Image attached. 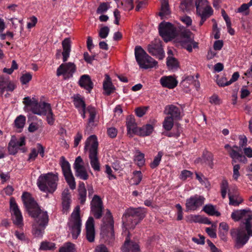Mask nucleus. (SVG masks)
I'll use <instances>...</instances> for the list:
<instances>
[{
    "label": "nucleus",
    "instance_id": "nucleus-45",
    "mask_svg": "<svg viewBox=\"0 0 252 252\" xmlns=\"http://www.w3.org/2000/svg\"><path fill=\"white\" fill-rule=\"evenodd\" d=\"M26 117L22 115H20L15 119L14 123L15 126L18 128H22L25 124Z\"/></svg>",
    "mask_w": 252,
    "mask_h": 252
},
{
    "label": "nucleus",
    "instance_id": "nucleus-43",
    "mask_svg": "<svg viewBox=\"0 0 252 252\" xmlns=\"http://www.w3.org/2000/svg\"><path fill=\"white\" fill-rule=\"evenodd\" d=\"M163 155V153L162 152L160 151L158 153V155L155 157L154 160L150 164V166L152 168H155L159 164Z\"/></svg>",
    "mask_w": 252,
    "mask_h": 252
},
{
    "label": "nucleus",
    "instance_id": "nucleus-14",
    "mask_svg": "<svg viewBox=\"0 0 252 252\" xmlns=\"http://www.w3.org/2000/svg\"><path fill=\"white\" fill-rule=\"evenodd\" d=\"M76 70V66L73 63H68L61 64L57 70V75L63 76L64 79L71 77Z\"/></svg>",
    "mask_w": 252,
    "mask_h": 252
},
{
    "label": "nucleus",
    "instance_id": "nucleus-38",
    "mask_svg": "<svg viewBox=\"0 0 252 252\" xmlns=\"http://www.w3.org/2000/svg\"><path fill=\"white\" fill-rule=\"evenodd\" d=\"M203 210L210 216H216L219 217L220 215V212L217 211L214 206L211 204H207L203 207Z\"/></svg>",
    "mask_w": 252,
    "mask_h": 252
},
{
    "label": "nucleus",
    "instance_id": "nucleus-57",
    "mask_svg": "<svg viewBox=\"0 0 252 252\" xmlns=\"http://www.w3.org/2000/svg\"><path fill=\"white\" fill-rule=\"evenodd\" d=\"M37 155L38 152H37L36 148H32L31 150L30 154H29V158L28 160L29 161L34 160L37 157Z\"/></svg>",
    "mask_w": 252,
    "mask_h": 252
},
{
    "label": "nucleus",
    "instance_id": "nucleus-4",
    "mask_svg": "<svg viewBox=\"0 0 252 252\" xmlns=\"http://www.w3.org/2000/svg\"><path fill=\"white\" fill-rule=\"evenodd\" d=\"M98 143L97 137L94 135L90 136L86 140L84 147L85 151H88L90 163L94 171L100 170V164L98 157Z\"/></svg>",
    "mask_w": 252,
    "mask_h": 252
},
{
    "label": "nucleus",
    "instance_id": "nucleus-35",
    "mask_svg": "<svg viewBox=\"0 0 252 252\" xmlns=\"http://www.w3.org/2000/svg\"><path fill=\"white\" fill-rule=\"evenodd\" d=\"M206 220H207V218H202L201 216L198 215H190L186 217V221L190 223H207L205 221Z\"/></svg>",
    "mask_w": 252,
    "mask_h": 252
},
{
    "label": "nucleus",
    "instance_id": "nucleus-21",
    "mask_svg": "<svg viewBox=\"0 0 252 252\" xmlns=\"http://www.w3.org/2000/svg\"><path fill=\"white\" fill-rule=\"evenodd\" d=\"M86 238L90 242L94 241L95 237V230L94 220L93 217L88 218L86 223Z\"/></svg>",
    "mask_w": 252,
    "mask_h": 252
},
{
    "label": "nucleus",
    "instance_id": "nucleus-3",
    "mask_svg": "<svg viewBox=\"0 0 252 252\" xmlns=\"http://www.w3.org/2000/svg\"><path fill=\"white\" fill-rule=\"evenodd\" d=\"M146 213V209L142 207H130L126 209L122 218L126 229H133L144 218Z\"/></svg>",
    "mask_w": 252,
    "mask_h": 252
},
{
    "label": "nucleus",
    "instance_id": "nucleus-61",
    "mask_svg": "<svg viewBox=\"0 0 252 252\" xmlns=\"http://www.w3.org/2000/svg\"><path fill=\"white\" fill-rule=\"evenodd\" d=\"M117 130L116 128L112 127L107 129V134L111 138L115 137L117 135Z\"/></svg>",
    "mask_w": 252,
    "mask_h": 252
},
{
    "label": "nucleus",
    "instance_id": "nucleus-37",
    "mask_svg": "<svg viewBox=\"0 0 252 252\" xmlns=\"http://www.w3.org/2000/svg\"><path fill=\"white\" fill-rule=\"evenodd\" d=\"M194 0H182L180 7L184 12L189 11L194 7Z\"/></svg>",
    "mask_w": 252,
    "mask_h": 252
},
{
    "label": "nucleus",
    "instance_id": "nucleus-52",
    "mask_svg": "<svg viewBox=\"0 0 252 252\" xmlns=\"http://www.w3.org/2000/svg\"><path fill=\"white\" fill-rule=\"evenodd\" d=\"M109 32V28L107 26H104L100 29L98 35L101 38H106L108 35Z\"/></svg>",
    "mask_w": 252,
    "mask_h": 252
},
{
    "label": "nucleus",
    "instance_id": "nucleus-46",
    "mask_svg": "<svg viewBox=\"0 0 252 252\" xmlns=\"http://www.w3.org/2000/svg\"><path fill=\"white\" fill-rule=\"evenodd\" d=\"M194 3L196 9V11H199V10H200L201 9L206 7V6L209 5L207 0H194Z\"/></svg>",
    "mask_w": 252,
    "mask_h": 252
},
{
    "label": "nucleus",
    "instance_id": "nucleus-18",
    "mask_svg": "<svg viewBox=\"0 0 252 252\" xmlns=\"http://www.w3.org/2000/svg\"><path fill=\"white\" fill-rule=\"evenodd\" d=\"M10 205L14 223L18 225L22 224L23 217L21 212L13 198H11Z\"/></svg>",
    "mask_w": 252,
    "mask_h": 252
},
{
    "label": "nucleus",
    "instance_id": "nucleus-54",
    "mask_svg": "<svg viewBox=\"0 0 252 252\" xmlns=\"http://www.w3.org/2000/svg\"><path fill=\"white\" fill-rule=\"evenodd\" d=\"M32 78V75L30 73H27L23 74L20 80L23 84H26L28 83Z\"/></svg>",
    "mask_w": 252,
    "mask_h": 252
},
{
    "label": "nucleus",
    "instance_id": "nucleus-29",
    "mask_svg": "<svg viewBox=\"0 0 252 252\" xmlns=\"http://www.w3.org/2000/svg\"><path fill=\"white\" fill-rule=\"evenodd\" d=\"M79 85L81 87L87 90L89 93L93 88V83L88 75H83L80 77Z\"/></svg>",
    "mask_w": 252,
    "mask_h": 252
},
{
    "label": "nucleus",
    "instance_id": "nucleus-7",
    "mask_svg": "<svg viewBox=\"0 0 252 252\" xmlns=\"http://www.w3.org/2000/svg\"><path fill=\"white\" fill-rule=\"evenodd\" d=\"M135 56L137 63L142 68H153L158 63V62L149 56L140 46L135 47Z\"/></svg>",
    "mask_w": 252,
    "mask_h": 252
},
{
    "label": "nucleus",
    "instance_id": "nucleus-20",
    "mask_svg": "<svg viewBox=\"0 0 252 252\" xmlns=\"http://www.w3.org/2000/svg\"><path fill=\"white\" fill-rule=\"evenodd\" d=\"M15 88L14 83L8 77H0V94L2 95L5 91L12 92Z\"/></svg>",
    "mask_w": 252,
    "mask_h": 252
},
{
    "label": "nucleus",
    "instance_id": "nucleus-31",
    "mask_svg": "<svg viewBox=\"0 0 252 252\" xmlns=\"http://www.w3.org/2000/svg\"><path fill=\"white\" fill-rule=\"evenodd\" d=\"M103 88L107 95L111 94L114 90V87L111 82V78L107 74H105V79L103 83Z\"/></svg>",
    "mask_w": 252,
    "mask_h": 252
},
{
    "label": "nucleus",
    "instance_id": "nucleus-30",
    "mask_svg": "<svg viewBox=\"0 0 252 252\" xmlns=\"http://www.w3.org/2000/svg\"><path fill=\"white\" fill-rule=\"evenodd\" d=\"M126 127L128 134L136 133L138 128L136 126V124L133 117L130 116L127 118Z\"/></svg>",
    "mask_w": 252,
    "mask_h": 252
},
{
    "label": "nucleus",
    "instance_id": "nucleus-13",
    "mask_svg": "<svg viewBox=\"0 0 252 252\" xmlns=\"http://www.w3.org/2000/svg\"><path fill=\"white\" fill-rule=\"evenodd\" d=\"M25 138L24 137H21L18 140L16 138H12L8 146L9 154L14 155L17 153L19 150H21L23 153L26 152L27 149L25 147H22L25 145Z\"/></svg>",
    "mask_w": 252,
    "mask_h": 252
},
{
    "label": "nucleus",
    "instance_id": "nucleus-53",
    "mask_svg": "<svg viewBox=\"0 0 252 252\" xmlns=\"http://www.w3.org/2000/svg\"><path fill=\"white\" fill-rule=\"evenodd\" d=\"M133 180L134 184L138 185L141 182L142 179V175L140 171H135L133 172Z\"/></svg>",
    "mask_w": 252,
    "mask_h": 252
},
{
    "label": "nucleus",
    "instance_id": "nucleus-41",
    "mask_svg": "<svg viewBox=\"0 0 252 252\" xmlns=\"http://www.w3.org/2000/svg\"><path fill=\"white\" fill-rule=\"evenodd\" d=\"M172 117L167 116L165 118L163 122V126L165 130L169 131L172 129L174 123Z\"/></svg>",
    "mask_w": 252,
    "mask_h": 252
},
{
    "label": "nucleus",
    "instance_id": "nucleus-59",
    "mask_svg": "<svg viewBox=\"0 0 252 252\" xmlns=\"http://www.w3.org/2000/svg\"><path fill=\"white\" fill-rule=\"evenodd\" d=\"M108 9V6L106 3H102L100 4L97 9L96 12L97 13H102L106 11Z\"/></svg>",
    "mask_w": 252,
    "mask_h": 252
},
{
    "label": "nucleus",
    "instance_id": "nucleus-58",
    "mask_svg": "<svg viewBox=\"0 0 252 252\" xmlns=\"http://www.w3.org/2000/svg\"><path fill=\"white\" fill-rule=\"evenodd\" d=\"M205 158H206V160L207 162V164H208V165L211 167H213V155L211 153H207L205 156Z\"/></svg>",
    "mask_w": 252,
    "mask_h": 252
},
{
    "label": "nucleus",
    "instance_id": "nucleus-16",
    "mask_svg": "<svg viewBox=\"0 0 252 252\" xmlns=\"http://www.w3.org/2000/svg\"><path fill=\"white\" fill-rule=\"evenodd\" d=\"M204 197L197 194L190 196L186 200V211L196 210L204 204Z\"/></svg>",
    "mask_w": 252,
    "mask_h": 252
},
{
    "label": "nucleus",
    "instance_id": "nucleus-15",
    "mask_svg": "<svg viewBox=\"0 0 252 252\" xmlns=\"http://www.w3.org/2000/svg\"><path fill=\"white\" fill-rule=\"evenodd\" d=\"M103 210L102 201L100 197L94 195L91 202V212L96 219L101 217Z\"/></svg>",
    "mask_w": 252,
    "mask_h": 252
},
{
    "label": "nucleus",
    "instance_id": "nucleus-64",
    "mask_svg": "<svg viewBox=\"0 0 252 252\" xmlns=\"http://www.w3.org/2000/svg\"><path fill=\"white\" fill-rule=\"evenodd\" d=\"M94 252H109L107 248L103 245H99L97 246Z\"/></svg>",
    "mask_w": 252,
    "mask_h": 252
},
{
    "label": "nucleus",
    "instance_id": "nucleus-51",
    "mask_svg": "<svg viewBox=\"0 0 252 252\" xmlns=\"http://www.w3.org/2000/svg\"><path fill=\"white\" fill-rule=\"evenodd\" d=\"M250 6L248 3H244L241 5L237 10V12L243 13L245 15L249 14V7Z\"/></svg>",
    "mask_w": 252,
    "mask_h": 252
},
{
    "label": "nucleus",
    "instance_id": "nucleus-17",
    "mask_svg": "<svg viewBox=\"0 0 252 252\" xmlns=\"http://www.w3.org/2000/svg\"><path fill=\"white\" fill-rule=\"evenodd\" d=\"M148 51L159 60L162 59L164 57V51L159 39H156L149 44Z\"/></svg>",
    "mask_w": 252,
    "mask_h": 252
},
{
    "label": "nucleus",
    "instance_id": "nucleus-44",
    "mask_svg": "<svg viewBox=\"0 0 252 252\" xmlns=\"http://www.w3.org/2000/svg\"><path fill=\"white\" fill-rule=\"evenodd\" d=\"M59 252H75L74 245L71 243H66L62 247Z\"/></svg>",
    "mask_w": 252,
    "mask_h": 252
},
{
    "label": "nucleus",
    "instance_id": "nucleus-28",
    "mask_svg": "<svg viewBox=\"0 0 252 252\" xmlns=\"http://www.w3.org/2000/svg\"><path fill=\"white\" fill-rule=\"evenodd\" d=\"M75 107L78 110L80 114L83 118H85L86 105L84 101L79 96H76L73 100Z\"/></svg>",
    "mask_w": 252,
    "mask_h": 252
},
{
    "label": "nucleus",
    "instance_id": "nucleus-47",
    "mask_svg": "<svg viewBox=\"0 0 252 252\" xmlns=\"http://www.w3.org/2000/svg\"><path fill=\"white\" fill-rule=\"evenodd\" d=\"M45 227H40L37 225L33 226L32 233L33 234L37 237H41L44 232Z\"/></svg>",
    "mask_w": 252,
    "mask_h": 252
},
{
    "label": "nucleus",
    "instance_id": "nucleus-1",
    "mask_svg": "<svg viewBox=\"0 0 252 252\" xmlns=\"http://www.w3.org/2000/svg\"><path fill=\"white\" fill-rule=\"evenodd\" d=\"M231 217L235 221L241 220L245 225V228L233 229L230 232L236 245L241 247L247 243L250 236H252V212L249 209L236 210L232 213Z\"/></svg>",
    "mask_w": 252,
    "mask_h": 252
},
{
    "label": "nucleus",
    "instance_id": "nucleus-63",
    "mask_svg": "<svg viewBox=\"0 0 252 252\" xmlns=\"http://www.w3.org/2000/svg\"><path fill=\"white\" fill-rule=\"evenodd\" d=\"M37 22V19L35 17H32L30 19V21L27 23L28 28L31 29V28L33 27L36 25Z\"/></svg>",
    "mask_w": 252,
    "mask_h": 252
},
{
    "label": "nucleus",
    "instance_id": "nucleus-48",
    "mask_svg": "<svg viewBox=\"0 0 252 252\" xmlns=\"http://www.w3.org/2000/svg\"><path fill=\"white\" fill-rule=\"evenodd\" d=\"M84 164L83 160L81 157L80 156L77 157L73 164L74 170L85 167Z\"/></svg>",
    "mask_w": 252,
    "mask_h": 252
},
{
    "label": "nucleus",
    "instance_id": "nucleus-8",
    "mask_svg": "<svg viewBox=\"0 0 252 252\" xmlns=\"http://www.w3.org/2000/svg\"><path fill=\"white\" fill-rule=\"evenodd\" d=\"M101 234L109 243H112L114 240V221L109 210H107L103 219V225L101 227Z\"/></svg>",
    "mask_w": 252,
    "mask_h": 252
},
{
    "label": "nucleus",
    "instance_id": "nucleus-40",
    "mask_svg": "<svg viewBox=\"0 0 252 252\" xmlns=\"http://www.w3.org/2000/svg\"><path fill=\"white\" fill-rule=\"evenodd\" d=\"M75 176L80 179L86 180L89 178V175L85 167L75 170Z\"/></svg>",
    "mask_w": 252,
    "mask_h": 252
},
{
    "label": "nucleus",
    "instance_id": "nucleus-60",
    "mask_svg": "<svg viewBox=\"0 0 252 252\" xmlns=\"http://www.w3.org/2000/svg\"><path fill=\"white\" fill-rule=\"evenodd\" d=\"M192 173L187 170H184L182 171L181 174L180 175V178L183 180H186L188 178L190 177L192 175Z\"/></svg>",
    "mask_w": 252,
    "mask_h": 252
},
{
    "label": "nucleus",
    "instance_id": "nucleus-55",
    "mask_svg": "<svg viewBox=\"0 0 252 252\" xmlns=\"http://www.w3.org/2000/svg\"><path fill=\"white\" fill-rule=\"evenodd\" d=\"M240 166L239 164H235L233 168V178L234 180H237L240 176L239 169Z\"/></svg>",
    "mask_w": 252,
    "mask_h": 252
},
{
    "label": "nucleus",
    "instance_id": "nucleus-22",
    "mask_svg": "<svg viewBox=\"0 0 252 252\" xmlns=\"http://www.w3.org/2000/svg\"><path fill=\"white\" fill-rule=\"evenodd\" d=\"M228 195L229 200V204L230 205L237 206L243 201V198L235 189L229 190Z\"/></svg>",
    "mask_w": 252,
    "mask_h": 252
},
{
    "label": "nucleus",
    "instance_id": "nucleus-2",
    "mask_svg": "<svg viewBox=\"0 0 252 252\" xmlns=\"http://www.w3.org/2000/svg\"><path fill=\"white\" fill-rule=\"evenodd\" d=\"M23 203L30 215L34 218L39 226L45 227L49 221L48 213L41 210L32 196L28 192H24L22 196Z\"/></svg>",
    "mask_w": 252,
    "mask_h": 252
},
{
    "label": "nucleus",
    "instance_id": "nucleus-12",
    "mask_svg": "<svg viewBox=\"0 0 252 252\" xmlns=\"http://www.w3.org/2000/svg\"><path fill=\"white\" fill-rule=\"evenodd\" d=\"M60 164L65 179L68 186L71 189H75L76 188V183L71 172L70 165L63 156L61 158Z\"/></svg>",
    "mask_w": 252,
    "mask_h": 252
},
{
    "label": "nucleus",
    "instance_id": "nucleus-39",
    "mask_svg": "<svg viewBox=\"0 0 252 252\" xmlns=\"http://www.w3.org/2000/svg\"><path fill=\"white\" fill-rule=\"evenodd\" d=\"M170 11L169 9L168 4L166 2H164L162 4L161 11L159 13V15L162 19H166L169 16Z\"/></svg>",
    "mask_w": 252,
    "mask_h": 252
},
{
    "label": "nucleus",
    "instance_id": "nucleus-49",
    "mask_svg": "<svg viewBox=\"0 0 252 252\" xmlns=\"http://www.w3.org/2000/svg\"><path fill=\"white\" fill-rule=\"evenodd\" d=\"M167 65L170 69H175L178 66V62L177 60L172 57H168L167 59Z\"/></svg>",
    "mask_w": 252,
    "mask_h": 252
},
{
    "label": "nucleus",
    "instance_id": "nucleus-42",
    "mask_svg": "<svg viewBox=\"0 0 252 252\" xmlns=\"http://www.w3.org/2000/svg\"><path fill=\"white\" fill-rule=\"evenodd\" d=\"M134 159L137 165L140 167L143 166L145 163L144 155L139 152L136 153Z\"/></svg>",
    "mask_w": 252,
    "mask_h": 252
},
{
    "label": "nucleus",
    "instance_id": "nucleus-27",
    "mask_svg": "<svg viewBox=\"0 0 252 252\" xmlns=\"http://www.w3.org/2000/svg\"><path fill=\"white\" fill-rule=\"evenodd\" d=\"M139 252V247L138 245L135 242L129 241L128 238H127L122 248V252Z\"/></svg>",
    "mask_w": 252,
    "mask_h": 252
},
{
    "label": "nucleus",
    "instance_id": "nucleus-6",
    "mask_svg": "<svg viewBox=\"0 0 252 252\" xmlns=\"http://www.w3.org/2000/svg\"><path fill=\"white\" fill-rule=\"evenodd\" d=\"M23 103L25 105L26 110L40 116L47 114V112L51 109L50 104L44 102L38 103L35 99L30 97H25Z\"/></svg>",
    "mask_w": 252,
    "mask_h": 252
},
{
    "label": "nucleus",
    "instance_id": "nucleus-23",
    "mask_svg": "<svg viewBox=\"0 0 252 252\" xmlns=\"http://www.w3.org/2000/svg\"><path fill=\"white\" fill-rule=\"evenodd\" d=\"M165 112L166 114L170 115L173 119H181L182 116L180 109L174 105H169L165 107Z\"/></svg>",
    "mask_w": 252,
    "mask_h": 252
},
{
    "label": "nucleus",
    "instance_id": "nucleus-33",
    "mask_svg": "<svg viewBox=\"0 0 252 252\" xmlns=\"http://www.w3.org/2000/svg\"><path fill=\"white\" fill-rule=\"evenodd\" d=\"M213 14V9L209 5L206 7L196 11V14L200 18H204L207 19Z\"/></svg>",
    "mask_w": 252,
    "mask_h": 252
},
{
    "label": "nucleus",
    "instance_id": "nucleus-62",
    "mask_svg": "<svg viewBox=\"0 0 252 252\" xmlns=\"http://www.w3.org/2000/svg\"><path fill=\"white\" fill-rule=\"evenodd\" d=\"M195 79V78L193 76H188L182 80V83L184 86L186 85V84H193Z\"/></svg>",
    "mask_w": 252,
    "mask_h": 252
},
{
    "label": "nucleus",
    "instance_id": "nucleus-24",
    "mask_svg": "<svg viewBox=\"0 0 252 252\" xmlns=\"http://www.w3.org/2000/svg\"><path fill=\"white\" fill-rule=\"evenodd\" d=\"M71 203V198L69 191L65 189L62 193L63 210L64 213H67L69 209Z\"/></svg>",
    "mask_w": 252,
    "mask_h": 252
},
{
    "label": "nucleus",
    "instance_id": "nucleus-26",
    "mask_svg": "<svg viewBox=\"0 0 252 252\" xmlns=\"http://www.w3.org/2000/svg\"><path fill=\"white\" fill-rule=\"evenodd\" d=\"M63 51L62 53L63 55V61L65 62L69 57L71 51V41L69 38H66L62 42Z\"/></svg>",
    "mask_w": 252,
    "mask_h": 252
},
{
    "label": "nucleus",
    "instance_id": "nucleus-19",
    "mask_svg": "<svg viewBox=\"0 0 252 252\" xmlns=\"http://www.w3.org/2000/svg\"><path fill=\"white\" fill-rule=\"evenodd\" d=\"M224 148L227 150L228 152H229L230 157L232 159V164H234V163L237 161L241 162L244 163L247 162L248 160L245 156L242 155L238 152L234 150L233 148L230 147L229 145L226 144L224 146Z\"/></svg>",
    "mask_w": 252,
    "mask_h": 252
},
{
    "label": "nucleus",
    "instance_id": "nucleus-56",
    "mask_svg": "<svg viewBox=\"0 0 252 252\" xmlns=\"http://www.w3.org/2000/svg\"><path fill=\"white\" fill-rule=\"evenodd\" d=\"M44 115L46 116V119L48 123L51 125H53L55 119L54 118L53 114L51 109H50V111L47 112V114Z\"/></svg>",
    "mask_w": 252,
    "mask_h": 252
},
{
    "label": "nucleus",
    "instance_id": "nucleus-10",
    "mask_svg": "<svg viewBox=\"0 0 252 252\" xmlns=\"http://www.w3.org/2000/svg\"><path fill=\"white\" fill-rule=\"evenodd\" d=\"M176 41L183 48L189 52L192 51V47L197 48V43L194 41L192 33L189 31H184L176 38Z\"/></svg>",
    "mask_w": 252,
    "mask_h": 252
},
{
    "label": "nucleus",
    "instance_id": "nucleus-11",
    "mask_svg": "<svg viewBox=\"0 0 252 252\" xmlns=\"http://www.w3.org/2000/svg\"><path fill=\"white\" fill-rule=\"evenodd\" d=\"M159 35L166 42L175 37L177 31L174 26L169 22H162L159 25Z\"/></svg>",
    "mask_w": 252,
    "mask_h": 252
},
{
    "label": "nucleus",
    "instance_id": "nucleus-36",
    "mask_svg": "<svg viewBox=\"0 0 252 252\" xmlns=\"http://www.w3.org/2000/svg\"><path fill=\"white\" fill-rule=\"evenodd\" d=\"M79 199L81 204H84L86 200L87 191L85 188V184L83 183L79 184Z\"/></svg>",
    "mask_w": 252,
    "mask_h": 252
},
{
    "label": "nucleus",
    "instance_id": "nucleus-34",
    "mask_svg": "<svg viewBox=\"0 0 252 252\" xmlns=\"http://www.w3.org/2000/svg\"><path fill=\"white\" fill-rule=\"evenodd\" d=\"M89 114V118L88 119V124L93 126L95 121L96 115V111L94 107L88 106L85 110V114Z\"/></svg>",
    "mask_w": 252,
    "mask_h": 252
},
{
    "label": "nucleus",
    "instance_id": "nucleus-32",
    "mask_svg": "<svg viewBox=\"0 0 252 252\" xmlns=\"http://www.w3.org/2000/svg\"><path fill=\"white\" fill-rule=\"evenodd\" d=\"M153 129L154 127L152 125L147 124L138 128L136 133L142 136H148L152 133Z\"/></svg>",
    "mask_w": 252,
    "mask_h": 252
},
{
    "label": "nucleus",
    "instance_id": "nucleus-25",
    "mask_svg": "<svg viewBox=\"0 0 252 252\" xmlns=\"http://www.w3.org/2000/svg\"><path fill=\"white\" fill-rule=\"evenodd\" d=\"M160 82L163 87L173 89L178 84V81L172 76H164L160 78Z\"/></svg>",
    "mask_w": 252,
    "mask_h": 252
},
{
    "label": "nucleus",
    "instance_id": "nucleus-9",
    "mask_svg": "<svg viewBox=\"0 0 252 252\" xmlns=\"http://www.w3.org/2000/svg\"><path fill=\"white\" fill-rule=\"evenodd\" d=\"M69 232L73 239H77L81 232V220L80 217V207L77 206L71 214L68 222Z\"/></svg>",
    "mask_w": 252,
    "mask_h": 252
},
{
    "label": "nucleus",
    "instance_id": "nucleus-50",
    "mask_svg": "<svg viewBox=\"0 0 252 252\" xmlns=\"http://www.w3.org/2000/svg\"><path fill=\"white\" fill-rule=\"evenodd\" d=\"M55 248V245L52 242H43L41 243L40 249L42 250H52Z\"/></svg>",
    "mask_w": 252,
    "mask_h": 252
},
{
    "label": "nucleus",
    "instance_id": "nucleus-5",
    "mask_svg": "<svg viewBox=\"0 0 252 252\" xmlns=\"http://www.w3.org/2000/svg\"><path fill=\"white\" fill-rule=\"evenodd\" d=\"M58 180L57 174L50 172L41 174L37 179V185L41 191L53 193L57 189Z\"/></svg>",
    "mask_w": 252,
    "mask_h": 252
}]
</instances>
